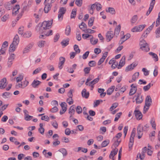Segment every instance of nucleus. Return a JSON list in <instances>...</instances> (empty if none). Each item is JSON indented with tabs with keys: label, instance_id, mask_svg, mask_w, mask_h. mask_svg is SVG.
Here are the masks:
<instances>
[{
	"label": "nucleus",
	"instance_id": "nucleus-1",
	"mask_svg": "<svg viewBox=\"0 0 160 160\" xmlns=\"http://www.w3.org/2000/svg\"><path fill=\"white\" fill-rule=\"evenodd\" d=\"M139 45L140 46V49L142 51L147 52L150 49L148 44L145 40L143 39L139 43Z\"/></svg>",
	"mask_w": 160,
	"mask_h": 160
},
{
	"label": "nucleus",
	"instance_id": "nucleus-2",
	"mask_svg": "<svg viewBox=\"0 0 160 160\" xmlns=\"http://www.w3.org/2000/svg\"><path fill=\"white\" fill-rule=\"evenodd\" d=\"M52 23V20L50 21H44L42 23L41 26L43 30H46L47 29H49L51 28Z\"/></svg>",
	"mask_w": 160,
	"mask_h": 160
},
{
	"label": "nucleus",
	"instance_id": "nucleus-3",
	"mask_svg": "<svg viewBox=\"0 0 160 160\" xmlns=\"http://www.w3.org/2000/svg\"><path fill=\"white\" fill-rule=\"evenodd\" d=\"M135 129L134 128L132 131L129 143V148H132L133 144L134 137L135 135Z\"/></svg>",
	"mask_w": 160,
	"mask_h": 160
},
{
	"label": "nucleus",
	"instance_id": "nucleus-4",
	"mask_svg": "<svg viewBox=\"0 0 160 160\" xmlns=\"http://www.w3.org/2000/svg\"><path fill=\"white\" fill-rule=\"evenodd\" d=\"M73 91V89H71L68 93V96L69 98L67 99L66 101L69 105L72 104L73 102V101L72 99Z\"/></svg>",
	"mask_w": 160,
	"mask_h": 160
},
{
	"label": "nucleus",
	"instance_id": "nucleus-5",
	"mask_svg": "<svg viewBox=\"0 0 160 160\" xmlns=\"http://www.w3.org/2000/svg\"><path fill=\"white\" fill-rule=\"evenodd\" d=\"M142 125L140 124L138 125L137 128V134L138 139L141 138L143 134V132L144 130L142 128Z\"/></svg>",
	"mask_w": 160,
	"mask_h": 160
},
{
	"label": "nucleus",
	"instance_id": "nucleus-6",
	"mask_svg": "<svg viewBox=\"0 0 160 160\" xmlns=\"http://www.w3.org/2000/svg\"><path fill=\"white\" fill-rule=\"evenodd\" d=\"M133 114L137 120H140L142 118V115L141 112L139 110H137V108L134 110Z\"/></svg>",
	"mask_w": 160,
	"mask_h": 160
},
{
	"label": "nucleus",
	"instance_id": "nucleus-7",
	"mask_svg": "<svg viewBox=\"0 0 160 160\" xmlns=\"http://www.w3.org/2000/svg\"><path fill=\"white\" fill-rule=\"evenodd\" d=\"M42 33H44V34L41 35L39 36V38L40 39L44 38L43 37L44 36L47 37L52 35V31L51 30H49L48 31L45 30Z\"/></svg>",
	"mask_w": 160,
	"mask_h": 160
},
{
	"label": "nucleus",
	"instance_id": "nucleus-8",
	"mask_svg": "<svg viewBox=\"0 0 160 160\" xmlns=\"http://www.w3.org/2000/svg\"><path fill=\"white\" fill-rule=\"evenodd\" d=\"M8 83L7 82V79L6 78H3L0 81V88L1 89L5 88L7 86Z\"/></svg>",
	"mask_w": 160,
	"mask_h": 160
},
{
	"label": "nucleus",
	"instance_id": "nucleus-9",
	"mask_svg": "<svg viewBox=\"0 0 160 160\" xmlns=\"http://www.w3.org/2000/svg\"><path fill=\"white\" fill-rule=\"evenodd\" d=\"M138 63L137 62H133L132 64L129 65L126 68L125 71H128L132 70L138 65Z\"/></svg>",
	"mask_w": 160,
	"mask_h": 160
},
{
	"label": "nucleus",
	"instance_id": "nucleus-10",
	"mask_svg": "<svg viewBox=\"0 0 160 160\" xmlns=\"http://www.w3.org/2000/svg\"><path fill=\"white\" fill-rule=\"evenodd\" d=\"M59 62L58 63V67L60 69H61L62 68V66L64 64L65 61V59L64 58L61 57L59 58Z\"/></svg>",
	"mask_w": 160,
	"mask_h": 160
},
{
	"label": "nucleus",
	"instance_id": "nucleus-11",
	"mask_svg": "<svg viewBox=\"0 0 160 160\" xmlns=\"http://www.w3.org/2000/svg\"><path fill=\"white\" fill-rule=\"evenodd\" d=\"M113 36V32L112 31H108L106 33V37L107 39L108 40V42L110 41L112 38Z\"/></svg>",
	"mask_w": 160,
	"mask_h": 160
},
{
	"label": "nucleus",
	"instance_id": "nucleus-12",
	"mask_svg": "<svg viewBox=\"0 0 160 160\" xmlns=\"http://www.w3.org/2000/svg\"><path fill=\"white\" fill-rule=\"evenodd\" d=\"M46 1H45L44 4L45 6L44 8V11L46 13H47L48 11L51 9V5L49 3H46Z\"/></svg>",
	"mask_w": 160,
	"mask_h": 160
},
{
	"label": "nucleus",
	"instance_id": "nucleus-13",
	"mask_svg": "<svg viewBox=\"0 0 160 160\" xmlns=\"http://www.w3.org/2000/svg\"><path fill=\"white\" fill-rule=\"evenodd\" d=\"M125 58H126L125 56H123L122 57V58L121 59L119 62L118 67V69L121 68V67H122L124 65L125 63Z\"/></svg>",
	"mask_w": 160,
	"mask_h": 160
},
{
	"label": "nucleus",
	"instance_id": "nucleus-14",
	"mask_svg": "<svg viewBox=\"0 0 160 160\" xmlns=\"http://www.w3.org/2000/svg\"><path fill=\"white\" fill-rule=\"evenodd\" d=\"M41 83V82L38 80H34L32 82L31 85L34 88H37Z\"/></svg>",
	"mask_w": 160,
	"mask_h": 160
},
{
	"label": "nucleus",
	"instance_id": "nucleus-15",
	"mask_svg": "<svg viewBox=\"0 0 160 160\" xmlns=\"http://www.w3.org/2000/svg\"><path fill=\"white\" fill-rule=\"evenodd\" d=\"M33 45V43H30L28 44L26 47L24 49L23 53H25L28 52L29 51L30 49L32 48Z\"/></svg>",
	"mask_w": 160,
	"mask_h": 160
},
{
	"label": "nucleus",
	"instance_id": "nucleus-16",
	"mask_svg": "<svg viewBox=\"0 0 160 160\" xmlns=\"http://www.w3.org/2000/svg\"><path fill=\"white\" fill-rule=\"evenodd\" d=\"M152 102V99L150 96L148 95L146 97L145 100L146 106H147L148 107H150L151 105L150 102Z\"/></svg>",
	"mask_w": 160,
	"mask_h": 160
},
{
	"label": "nucleus",
	"instance_id": "nucleus-17",
	"mask_svg": "<svg viewBox=\"0 0 160 160\" xmlns=\"http://www.w3.org/2000/svg\"><path fill=\"white\" fill-rule=\"evenodd\" d=\"M20 9V7L19 5L18 4L14 6L12 10V14H15L16 15L17 14L18 12V10Z\"/></svg>",
	"mask_w": 160,
	"mask_h": 160
},
{
	"label": "nucleus",
	"instance_id": "nucleus-18",
	"mask_svg": "<svg viewBox=\"0 0 160 160\" xmlns=\"http://www.w3.org/2000/svg\"><path fill=\"white\" fill-rule=\"evenodd\" d=\"M118 151V149L115 148L113 149L112 151H111V153L109 155V158H112L117 153Z\"/></svg>",
	"mask_w": 160,
	"mask_h": 160
},
{
	"label": "nucleus",
	"instance_id": "nucleus-19",
	"mask_svg": "<svg viewBox=\"0 0 160 160\" xmlns=\"http://www.w3.org/2000/svg\"><path fill=\"white\" fill-rule=\"evenodd\" d=\"M17 45L16 44H14L13 43H12L10 45V47L9 48V53L10 54L12 52H13L16 49V46Z\"/></svg>",
	"mask_w": 160,
	"mask_h": 160
},
{
	"label": "nucleus",
	"instance_id": "nucleus-20",
	"mask_svg": "<svg viewBox=\"0 0 160 160\" xmlns=\"http://www.w3.org/2000/svg\"><path fill=\"white\" fill-rule=\"evenodd\" d=\"M82 95L83 97L88 98L89 96V93L88 92H87L85 89H84L82 92Z\"/></svg>",
	"mask_w": 160,
	"mask_h": 160
},
{
	"label": "nucleus",
	"instance_id": "nucleus-21",
	"mask_svg": "<svg viewBox=\"0 0 160 160\" xmlns=\"http://www.w3.org/2000/svg\"><path fill=\"white\" fill-rule=\"evenodd\" d=\"M41 26H42L41 23H38L35 28V30L37 32L39 31L41 34H42L43 31L42 27Z\"/></svg>",
	"mask_w": 160,
	"mask_h": 160
},
{
	"label": "nucleus",
	"instance_id": "nucleus-22",
	"mask_svg": "<svg viewBox=\"0 0 160 160\" xmlns=\"http://www.w3.org/2000/svg\"><path fill=\"white\" fill-rule=\"evenodd\" d=\"M148 54L152 56V58L155 62L158 61V57L156 54L152 52H149Z\"/></svg>",
	"mask_w": 160,
	"mask_h": 160
},
{
	"label": "nucleus",
	"instance_id": "nucleus-23",
	"mask_svg": "<svg viewBox=\"0 0 160 160\" xmlns=\"http://www.w3.org/2000/svg\"><path fill=\"white\" fill-rule=\"evenodd\" d=\"M121 29V25L120 24L118 25L115 28L114 30V35L117 37Z\"/></svg>",
	"mask_w": 160,
	"mask_h": 160
},
{
	"label": "nucleus",
	"instance_id": "nucleus-24",
	"mask_svg": "<svg viewBox=\"0 0 160 160\" xmlns=\"http://www.w3.org/2000/svg\"><path fill=\"white\" fill-rule=\"evenodd\" d=\"M106 11L107 12H109L112 14H115V10L113 8L109 7L108 9H106Z\"/></svg>",
	"mask_w": 160,
	"mask_h": 160
},
{
	"label": "nucleus",
	"instance_id": "nucleus-25",
	"mask_svg": "<svg viewBox=\"0 0 160 160\" xmlns=\"http://www.w3.org/2000/svg\"><path fill=\"white\" fill-rule=\"evenodd\" d=\"M137 90V87H133V88H131L130 92L129 93V95L130 96H132L134 95L136 92Z\"/></svg>",
	"mask_w": 160,
	"mask_h": 160
},
{
	"label": "nucleus",
	"instance_id": "nucleus-26",
	"mask_svg": "<svg viewBox=\"0 0 160 160\" xmlns=\"http://www.w3.org/2000/svg\"><path fill=\"white\" fill-rule=\"evenodd\" d=\"M19 37H18V35L16 34L15 36V37L14 38V39H13V41L12 42L14 43V44H16L18 45L19 43Z\"/></svg>",
	"mask_w": 160,
	"mask_h": 160
},
{
	"label": "nucleus",
	"instance_id": "nucleus-27",
	"mask_svg": "<svg viewBox=\"0 0 160 160\" xmlns=\"http://www.w3.org/2000/svg\"><path fill=\"white\" fill-rule=\"evenodd\" d=\"M115 87L114 86H112L111 87L109 88L107 91V94L108 95H110L113 92Z\"/></svg>",
	"mask_w": 160,
	"mask_h": 160
},
{
	"label": "nucleus",
	"instance_id": "nucleus-28",
	"mask_svg": "<svg viewBox=\"0 0 160 160\" xmlns=\"http://www.w3.org/2000/svg\"><path fill=\"white\" fill-rule=\"evenodd\" d=\"M75 108V106L73 105L70 107L69 110V113L70 114H74L75 110L74 109Z\"/></svg>",
	"mask_w": 160,
	"mask_h": 160
},
{
	"label": "nucleus",
	"instance_id": "nucleus-29",
	"mask_svg": "<svg viewBox=\"0 0 160 160\" xmlns=\"http://www.w3.org/2000/svg\"><path fill=\"white\" fill-rule=\"evenodd\" d=\"M139 76V72H136L132 76L131 82L135 81L137 78Z\"/></svg>",
	"mask_w": 160,
	"mask_h": 160
},
{
	"label": "nucleus",
	"instance_id": "nucleus-30",
	"mask_svg": "<svg viewBox=\"0 0 160 160\" xmlns=\"http://www.w3.org/2000/svg\"><path fill=\"white\" fill-rule=\"evenodd\" d=\"M69 40V39L68 38L66 40H63L61 43L62 46L65 47L68 44Z\"/></svg>",
	"mask_w": 160,
	"mask_h": 160
},
{
	"label": "nucleus",
	"instance_id": "nucleus-31",
	"mask_svg": "<svg viewBox=\"0 0 160 160\" xmlns=\"http://www.w3.org/2000/svg\"><path fill=\"white\" fill-rule=\"evenodd\" d=\"M32 35V32L30 31H27L24 33L23 36L25 38H29L31 37Z\"/></svg>",
	"mask_w": 160,
	"mask_h": 160
},
{
	"label": "nucleus",
	"instance_id": "nucleus-32",
	"mask_svg": "<svg viewBox=\"0 0 160 160\" xmlns=\"http://www.w3.org/2000/svg\"><path fill=\"white\" fill-rule=\"evenodd\" d=\"M145 153L143 152H142L141 153H138L137 155V157L138 158V157L141 160H143L145 157Z\"/></svg>",
	"mask_w": 160,
	"mask_h": 160
},
{
	"label": "nucleus",
	"instance_id": "nucleus-33",
	"mask_svg": "<svg viewBox=\"0 0 160 160\" xmlns=\"http://www.w3.org/2000/svg\"><path fill=\"white\" fill-rule=\"evenodd\" d=\"M59 151L61 152L62 154L64 157L66 156L68 154L67 151L65 148L60 149L59 150Z\"/></svg>",
	"mask_w": 160,
	"mask_h": 160
},
{
	"label": "nucleus",
	"instance_id": "nucleus-34",
	"mask_svg": "<svg viewBox=\"0 0 160 160\" xmlns=\"http://www.w3.org/2000/svg\"><path fill=\"white\" fill-rule=\"evenodd\" d=\"M109 143V140L107 139L103 141L101 144L102 147H104L107 146Z\"/></svg>",
	"mask_w": 160,
	"mask_h": 160
},
{
	"label": "nucleus",
	"instance_id": "nucleus-35",
	"mask_svg": "<svg viewBox=\"0 0 160 160\" xmlns=\"http://www.w3.org/2000/svg\"><path fill=\"white\" fill-rule=\"evenodd\" d=\"M82 30L86 33H92L95 32V31L91 30L90 29H82Z\"/></svg>",
	"mask_w": 160,
	"mask_h": 160
},
{
	"label": "nucleus",
	"instance_id": "nucleus-36",
	"mask_svg": "<svg viewBox=\"0 0 160 160\" xmlns=\"http://www.w3.org/2000/svg\"><path fill=\"white\" fill-rule=\"evenodd\" d=\"M71 32V28L70 26H68L66 28L65 30V34L67 36H68L69 35L70 33Z\"/></svg>",
	"mask_w": 160,
	"mask_h": 160
},
{
	"label": "nucleus",
	"instance_id": "nucleus-37",
	"mask_svg": "<svg viewBox=\"0 0 160 160\" xmlns=\"http://www.w3.org/2000/svg\"><path fill=\"white\" fill-rule=\"evenodd\" d=\"M94 17H92L89 19L88 22V26L90 27H91L93 25V22L94 21Z\"/></svg>",
	"mask_w": 160,
	"mask_h": 160
},
{
	"label": "nucleus",
	"instance_id": "nucleus-38",
	"mask_svg": "<svg viewBox=\"0 0 160 160\" xmlns=\"http://www.w3.org/2000/svg\"><path fill=\"white\" fill-rule=\"evenodd\" d=\"M155 33L156 38H158L160 37V27L156 29Z\"/></svg>",
	"mask_w": 160,
	"mask_h": 160
},
{
	"label": "nucleus",
	"instance_id": "nucleus-39",
	"mask_svg": "<svg viewBox=\"0 0 160 160\" xmlns=\"http://www.w3.org/2000/svg\"><path fill=\"white\" fill-rule=\"evenodd\" d=\"M102 102L103 101L101 99L96 100L95 102H94V107H95L98 106L100 103Z\"/></svg>",
	"mask_w": 160,
	"mask_h": 160
},
{
	"label": "nucleus",
	"instance_id": "nucleus-40",
	"mask_svg": "<svg viewBox=\"0 0 160 160\" xmlns=\"http://www.w3.org/2000/svg\"><path fill=\"white\" fill-rule=\"evenodd\" d=\"M74 49L76 53H79L80 52V50L77 45L75 44L74 46Z\"/></svg>",
	"mask_w": 160,
	"mask_h": 160
},
{
	"label": "nucleus",
	"instance_id": "nucleus-41",
	"mask_svg": "<svg viewBox=\"0 0 160 160\" xmlns=\"http://www.w3.org/2000/svg\"><path fill=\"white\" fill-rule=\"evenodd\" d=\"M138 20V17L137 15H134L132 18L131 22L132 24L135 23Z\"/></svg>",
	"mask_w": 160,
	"mask_h": 160
},
{
	"label": "nucleus",
	"instance_id": "nucleus-42",
	"mask_svg": "<svg viewBox=\"0 0 160 160\" xmlns=\"http://www.w3.org/2000/svg\"><path fill=\"white\" fill-rule=\"evenodd\" d=\"M118 105V103L116 102L112 104V106L110 108V111H112L114 109L116 108Z\"/></svg>",
	"mask_w": 160,
	"mask_h": 160
},
{
	"label": "nucleus",
	"instance_id": "nucleus-43",
	"mask_svg": "<svg viewBox=\"0 0 160 160\" xmlns=\"http://www.w3.org/2000/svg\"><path fill=\"white\" fill-rule=\"evenodd\" d=\"M60 106L62 108V109L65 110L66 111L67 110V104L65 102H62Z\"/></svg>",
	"mask_w": 160,
	"mask_h": 160
},
{
	"label": "nucleus",
	"instance_id": "nucleus-44",
	"mask_svg": "<svg viewBox=\"0 0 160 160\" xmlns=\"http://www.w3.org/2000/svg\"><path fill=\"white\" fill-rule=\"evenodd\" d=\"M76 10L75 9V10L73 9L72 11L71 14V16H70L71 18H74L76 17Z\"/></svg>",
	"mask_w": 160,
	"mask_h": 160
},
{
	"label": "nucleus",
	"instance_id": "nucleus-45",
	"mask_svg": "<svg viewBox=\"0 0 160 160\" xmlns=\"http://www.w3.org/2000/svg\"><path fill=\"white\" fill-rule=\"evenodd\" d=\"M146 25H141L138 26H136L137 27V28L139 32H140L144 28L145 26Z\"/></svg>",
	"mask_w": 160,
	"mask_h": 160
},
{
	"label": "nucleus",
	"instance_id": "nucleus-46",
	"mask_svg": "<svg viewBox=\"0 0 160 160\" xmlns=\"http://www.w3.org/2000/svg\"><path fill=\"white\" fill-rule=\"evenodd\" d=\"M76 111L78 114L81 113L82 112V109L81 107L79 106H77L76 108Z\"/></svg>",
	"mask_w": 160,
	"mask_h": 160
},
{
	"label": "nucleus",
	"instance_id": "nucleus-47",
	"mask_svg": "<svg viewBox=\"0 0 160 160\" xmlns=\"http://www.w3.org/2000/svg\"><path fill=\"white\" fill-rule=\"evenodd\" d=\"M122 114V112H119L117 113L115 115V118L114 119V121H117L118 120L121 115Z\"/></svg>",
	"mask_w": 160,
	"mask_h": 160
},
{
	"label": "nucleus",
	"instance_id": "nucleus-48",
	"mask_svg": "<svg viewBox=\"0 0 160 160\" xmlns=\"http://www.w3.org/2000/svg\"><path fill=\"white\" fill-rule=\"evenodd\" d=\"M150 123L151 124V125L152 126V128L155 130L156 129V124L155 122V121L152 118L151 119L150 121Z\"/></svg>",
	"mask_w": 160,
	"mask_h": 160
},
{
	"label": "nucleus",
	"instance_id": "nucleus-49",
	"mask_svg": "<svg viewBox=\"0 0 160 160\" xmlns=\"http://www.w3.org/2000/svg\"><path fill=\"white\" fill-rule=\"evenodd\" d=\"M66 11V8L64 7L60 8L59 9L58 12L62 13V14H64Z\"/></svg>",
	"mask_w": 160,
	"mask_h": 160
},
{
	"label": "nucleus",
	"instance_id": "nucleus-50",
	"mask_svg": "<svg viewBox=\"0 0 160 160\" xmlns=\"http://www.w3.org/2000/svg\"><path fill=\"white\" fill-rule=\"evenodd\" d=\"M24 31V27L21 26L18 28V33L19 34L23 35V33Z\"/></svg>",
	"mask_w": 160,
	"mask_h": 160
},
{
	"label": "nucleus",
	"instance_id": "nucleus-51",
	"mask_svg": "<svg viewBox=\"0 0 160 160\" xmlns=\"http://www.w3.org/2000/svg\"><path fill=\"white\" fill-rule=\"evenodd\" d=\"M96 64V62L94 61H91L89 62L88 65L90 67L95 66Z\"/></svg>",
	"mask_w": 160,
	"mask_h": 160
},
{
	"label": "nucleus",
	"instance_id": "nucleus-52",
	"mask_svg": "<svg viewBox=\"0 0 160 160\" xmlns=\"http://www.w3.org/2000/svg\"><path fill=\"white\" fill-rule=\"evenodd\" d=\"M151 87V84L149 83L147 85L144 86L143 88V89L145 91H148Z\"/></svg>",
	"mask_w": 160,
	"mask_h": 160
},
{
	"label": "nucleus",
	"instance_id": "nucleus-53",
	"mask_svg": "<svg viewBox=\"0 0 160 160\" xmlns=\"http://www.w3.org/2000/svg\"><path fill=\"white\" fill-rule=\"evenodd\" d=\"M142 71L144 72V75L145 76H147L149 75V71L147 70L146 68H143L142 69Z\"/></svg>",
	"mask_w": 160,
	"mask_h": 160
},
{
	"label": "nucleus",
	"instance_id": "nucleus-54",
	"mask_svg": "<svg viewBox=\"0 0 160 160\" xmlns=\"http://www.w3.org/2000/svg\"><path fill=\"white\" fill-rule=\"evenodd\" d=\"M22 83L23 88L27 86L29 83V82L26 80L21 82Z\"/></svg>",
	"mask_w": 160,
	"mask_h": 160
},
{
	"label": "nucleus",
	"instance_id": "nucleus-55",
	"mask_svg": "<svg viewBox=\"0 0 160 160\" xmlns=\"http://www.w3.org/2000/svg\"><path fill=\"white\" fill-rule=\"evenodd\" d=\"M42 68L41 67H39L37 68L36 69L32 72L33 75L36 74L39 72L41 70Z\"/></svg>",
	"mask_w": 160,
	"mask_h": 160
},
{
	"label": "nucleus",
	"instance_id": "nucleus-56",
	"mask_svg": "<svg viewBox=\"0 0 160 160\" xmlns=\"http://www.w3.org/2000/svg\"><path fill=\"white\" fill-rule=\"evenodd\" d=\"M160 24V12H159L158 15V18L156 21V26L158 27Z\"/></svg>",
	"mask_w": 160,
	"mask_h": 160
},
{
	"label": "nucleus",
	"instance_id": "nucleus-57",
	"mask_svg": "<svg viewBox=\"0 0 160 160\" xmlns=\"http://www.w3.org/2000/svg\"><path fill=\"white\" fill-rule=\"evenodd\" d=\"M9 15L8 14H6L4 15L1 18V20L3 22H5L9 18Z\"/></svg>",
	"mask_w": 160,
	"mask_h": 160
},
{
	"label": "nucleus",
	"instance_id": "nucleus-58",
	"mask_svg": "<svg viewBox=\"0 0 160 160\" xmlns=\"http://www.w3.org/2000/svg\"><path fill=\"white\" fill-rule=\"evenodd\" d=\"M90 70V67H87L84 69L83 71L85 74H88L89 73Z\"/></svg>",
	"mask_w": 160,
	"mask_h": 160
},
{
	"label": "nucleus",
	"instance_id": "nucleus-59",
	"mask_svg": "<svg viewBox=\"0 0 160 160\" xmlns=\"http://www.w3.org/2000/svg\"><path fill=\"white\" fill-rule=\"evenodd\" d=\"M45 42L44 41H41L38 42V46L40 48L43 47Z\"/></svg>",
	"mask_w": 160,
	"mask_h": 160
},
{
	"label": "nucleus",
	"instance_id": "nucleus-60",
	"mask_svg": "<svg viewBox=\"0 0 160 160\" xmlns=\"http://www.w3.org/2000/svg\"><path fill=\"white\" fill-rule=\"evenodd\" d=\"M79 28L81 29H82V28H87V25L84 22H82L80 25H79Z\"/></svg>",
	"mask_w": 160,
	"mask_h": 160
},
{
	"label": "nucleus",
	"instance_id": "nucleus-61",
	"mask_svg": "<svg viewBox=\"0 0 160 160\" xmlns=\"http://www.w3.org/2000/svg\"><path fill=\"white\" fill-rule=\"evenodd\" d=\"M75 3L78 6L81 7L82 4V0H76Z\"/></svg>",
	"mask_w": 160,
	"mask_h": 160
},
{
	"label": "nucleus",
	"instance_id": "nucleus-62",
	"mask_svg": "<svg viewBox=\"0 0 160 160\" xmlns=\"http://www.w3.org/2000/svg\"><path fill=\"white\" fill-rule=\"evenodd\" d=\"M143 101V99L142 98V96H141L140 98H138L137 101H136V103L137 104H140Z\"/></svg>",
	"mask_w": 160,
	"mask_h": 160
},
{
	"label": "nucleus",
	"instance_id": "nucleus-63",
	"mask_svg": "<svg viewBox=\"0 0 160 160\" xmlns=\"http://www.w3.org/2000/svg\"><path fill=\"white\" fill-rule=\"evenodd\" d=\"M58 110V108L56 106H55L52 108H51L50 111L53 113L56 112Z\"/></svg>",
	"mask_w": 160,
	"mask_h": 160
},
{
	"label": "nucleus",
	"instance_id": "nucleus-64",
	"mask_svg": "<svg viewBox=\"0 0 160 160\" xmlns=\"http://www.w3.org/2000/svg\"><path fill=\"white\" fill-rule=\"evenodd\" d=\"M96 3L97 10V11H99L101 9L102 5L100 3H98L96 2Z\"/></svg>",
	"mask_w": 160,
	"mask_h": 160
}]
</instances>
